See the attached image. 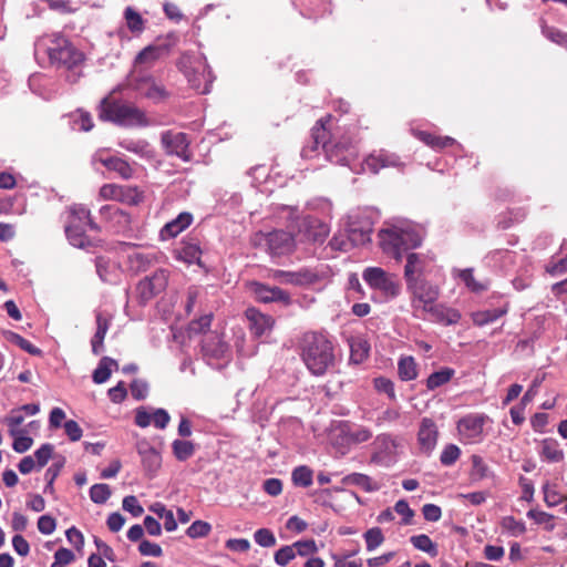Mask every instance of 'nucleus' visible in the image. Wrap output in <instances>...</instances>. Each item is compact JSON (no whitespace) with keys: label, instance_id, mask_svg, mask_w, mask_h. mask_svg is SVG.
<instances>
[{"label":"nucleus","instance_id":"5fc2aeb1","mask_svg":"<svg viewBox=\"0 0 567 567\" xmlns=\"http://www.w3.org/2000/svg\"><path fill=\"white\" fill-rule=\"evenodd\" d=\"M460 455V447L456 446L455 444H449L443 449L440 455V461L443 465L450 466L453 465L458 460Z\"/></svg>","mask_w":567,"mask_h":567},{"label":"nucleus","instance_id":"c756f323","mask_svg":"<svg viewBox=\"0 0 567 567\" xmlns=\"http://www.w3.org/2000/svg\"><path fill=\"white\" fill-rule=\"evenodd\" d=\"M110 327V319L102 313L96 315V331L92 338V351L99 354L103 351V341Z\"/></svg>","mask_w":567,"mask_h":567},{"label":"nucleus","instance_id":"423d86ee","mask_svg":"<svg viewBox=\"0 0 567 567\" xmlns=\"http://www.w3.org/2000/svg\"><path fill=\"white\" fill-rule=\"evenodd\" d=\"M406 289L411 295V307L416 318L425 319L427 307L435 302L440 296V289L425 278L406 280Z\"/></svg>","mask_w":567,"mask_h":567},{"label":"nucleus","instance_id":"864d4df0","mask_svg":"<svg viewBox=\"0 0 567 567\" xmlns=\"http://www.w3.org/2000/svg\"><path fill=\"white\" fill-rule=\"evenodd\" d=\"M212 530L210 524L204 520H195L187 528L186 534L190 538H199L207 536Z\"/></svg>","mask_w":567,"mask_h":567},{"label":"nucleus","instance_id":"7c9ffc66","mask_svg":"<svg viewBox=\"0 0 567 567\" xmlns=\"http://www.w3.org/2000/svg\"><path fill=\"white\" fill-rule=\"evenodd\" d=\"M113 369H115V370L118 369L117 361L110 357H103L100 360L96 369L93 371V375H92L93 381L96 384L106 382L110 379Z\"/></svg>","mask_w":567,"mask_h":567},{"label":"nucleus","instance_id":"4468645a","mask_svg":"<svg viewBox=\"0 0 567 567\" xmlns=\"http://www.w3.org/2000/svg\"><path fill=\"white\" fill-rule=\"evenodd\" d=\"M128 86L134 91L140 92L144 97L153 101L154 103L164 102L169 97V92L164 85L157 83L151 75H136L132 76Z\"/></svg>","mask_w":567,"mask_h":567},{"label":"nucleus","instance_id":"603ef678","mask_svg":"<svg viewBox=\"0 0 567 567\" xmlns=\"http://www.w3.org/2000/svg\"><path fill=\"white\" fill-rule=\"evenodd\" d=\"M329 246L333 250L348 251L353 246L350 241L348 233L339 231L330 239Z\"/></svg>","mask_w":567,"mask_h":567},{"label":"nucleus","instance_id":"4d7b16f0","mask_svg":"<svg viewBox=\"0 0 567 567\" xmlns=\"http://www.w3.org/2000/svg\"><path fill=\"white\" fill-rule=\"evenodd\" d=\"M24 415L19 409L12 410L10 415L6 419V423L9 426V433L11 436L20 434L19 426L23 423Z\"/></svg>","mask_w":567,"mask_h":567},{"label":"nucleus","instance_id":"20e7f679","mask_svg":"<svg viewBox=\"0 0 567 567\" xmlns=\"http://www.w3.org/2000/svg\"><path fill=\"white\" fill-rule=\"evenodd\" d=\"M178 68L194 90L200 94L209 93L214 75L203 54L184 53Z\"/></svg>","mask_w":567,"mask_h":567},{"label":"nucleus","instance_id":"de8ad7c7","mask_svg":"<svg viewBox=\"0 0 567 567\" xmlns=\"http://www.w3.org/2000/svg\"><path fill=\"white\" fill-rule=\"evenodd\" d=\"M363 537L365 540L367 549L369 551L374 550L384 542L383 533H382L381 528H379V527H372V528L368 529L363 534Z\"/></svg>","mask_w":567,"mask_h":567},{"label":"nucleus","instance_id":"69168bd1","mask_svg":"<svg viewBox=\"0 0 567 567\" xmlns=\"http://www.w3.org/2000/svg\"><path fill=\"white\" fill-rule=\"evenodd\" d=\"M123 509L131 513L134 517H138L143 514L144 509L140 505L137 498L134 495H128L123 498Z\"/></svg>","mask_w":567,"mask_h":567},{"label":"nucleus","instance_id":"c85d7f7f","mask_svg":"<svg viewBox=\"0 0 567 567\" xmlns=\"http://www.w3.org/2000/svg\"><path fill=\"white\" fill-rule=\"evenodd\" d=\"M539 455L549 463H559L564 461L565 454L559 443L554 439H545L540 444Z\"/></svg>","mask_w":567,"mask_h":567},{"label":"nucleus","instance_id":"1a4fd4ad","mask_svg":"<svg viewBox=\"0 0 567 567\" xmlns=\"http://www.w3.org/2000/svg\"><path fill=\"white\" fill-rule=\"evenodd\" d=\"M362 278L372 289L380 291L386 298H395L401 291L398 276L380 267L364 269Z\"/></svg>","mask_w":567,"mask_h":567},{"label":"nucleus","instance_id":"4be33fe9","mask_svg":"<svg viewBox=\"0 0 567 567\" xmlns=\"http://www.w3.org/2000/svg\"><path fill=\"white\" fill-rule=\"evenodd\" d=\"M439 322L445 326L455 324L461 319V313L456 309L447 308L441 303L433 302L427 307L425 319Z\"/></svg>","mask_w":567,"mask_h":567},{"label":"nucleus","instance_id":"7ed1b4c3","mask_svg":"<svg viewBox=\"0 0 567 567\" xmlns=\"http://www.w3.org/2000/svg\"><path fill=\"white\" fill-rule=\"evenodd\" d=\"M99 116L103 121L123 126H147L145 113L138 107L113 100L111 95L102 99Z\"/></svg>","mask_w":567,"mask_h":567},{"label":"nucleus","instance_id":"ea45409f","mask_svg":"<svg viewBox=\"0 0 567 567\" xmlns=\"http://www.w3.org/2000/svg\"><path fill=\"white\" fill-rule=\"evenodd\" d=\"M419 138L434 150H443L455 143V140L450 136H436L427 132H420Z\"/></svg>","mask_w":567,"mask_h":567},{"label":"nucleus","instance_id":"39448f33","mask_svg":"<svg viewBox=\"0 0 567 567\" xmlns=\"http://www.w3.org/2000/svg\"><path fill=\"white\" fill-rule=\"evenodd\" d=\"M327 137L328 132L323 126L315 127L312 130V150L316 151L321 146L327 158L331 163L340 165H348L355 157L357 151L351 142H327Z\"/></svg>","mask_w":567,"mask_h":567},{"label":"nucleus","instance_id":"a878e982","mask_svg":"<svg viewBox=\"0 0 567 567\" xmlns=\"http://www.w3.org/2000/svg\"><path fill=\"white\" fill-rule=\"evenodd\" d=\"M193 221V216L189 213H181L175 219L167 223L161 230L163 239H171L179 235Z\"/></svg>","mask_w":567,"mask_h":567},{"label":"nucleus","instance_id":"f3484780","mask_svg":"<svg viewBox=\"0 0 567 567\" xmlns=\"http://www.w3.org/2000/svg\"><path fill=\"white\" fill-rule=\"evenodd\" d=\"M162 144L169 155H176L184 162L192 159V153L189 151V140L185 133H173L166 131L162 134Z\"/></svg>","mask_w":567,"mask_h":567},{"label":"nucleus","instance_id":"f8f14e48","mask_svg":"<svg viewBox=\"0 0 567 567\" xmlns=\"http://www.w3.org/2000/svg\"><path fill=\"white\" fill-rule=\"evenodd\" d=\"M104 200H116L126 205H138L144 196L137 186L104 184L99 192Z\"/></svg>","mask_w":567,"mask_h":567},{"label":"nucleus","instance_id":"0eeeda50","mask_svg":"<svg viewBox=\"0 0 567 567\" xmlns=\"http://www.w3.org/2000/svg\"><path fill=\"white\" fill-rule=\"evenodd\" d=\"M45 53L54 65H64L66 70L71 69V43L62 33H53L40 39L35 43V53Z\"/></svg>","mask_w":567,"mask_h":567},{"label":"nucleus","instance_id":"a18cd8bd","mask_svg":"<svg viewBox=\"0 0 567 567\" xmlns=\"http://www.w3.org/2000/svg\"><path fill=\"white\" fill-rule=\"evenodd\" d=\"M112 491L107 484H94L90 488V498L95 504H104L111 497Z\"/></svg>","mask_w":567,"mask_h":567},{"label":"nucleus","instance_id":"bb28decb","mask_svg":"<svg viewBox=\"0 0 567 567\" xmlns=\"http://www.w3.org/2000/svg\"><path fill=\"white\" fill-rule=\"evenodd\" d=\"M348 344L350 347V363L360 364L368 359L370 344L363 337H350Z\"/></svg>","mask_w":567,"mask_h":567},{"label":"nucleus","instance_id":"dca6fc26","mask_svg":"<svg viewBox=\"0 0 567 567\" xmlns=\"http://www.w3.org/2000/svg\"><path fill=\"white\" fill-rule=\"evenodd\" d=\"M371 463L390 466L394 461L396 442L389 434L378 435L372 443Z\"/></svg>","mask_w":567,"mask_h":567},{"label":"nucleus","instance_id":"a211bd4d","mask_svg":"<svg viewBox=\"0 0 567 567\" xmlns=\"http://www.w3.org/2000/svg\"><path fill=\"white\" fill-rule=\"evenodd\" d=\"M433 267V259L424 254L408 252L406 264L404 266V279H422L431 272Z\"/></svg>","mask_w":567,"mask_h":567},{"label":"nucleus","instance_id":"b1692460","mask_svg":"<svg viewBox=\"0 0 567 567\" xmlns=\"http://www.w3.org/2000/svg\"><path fill=\"white\" fill-rule=\"evenodd\" d=\"M399 163V157L395 154L385 151L373 153L364 161L365 168L373 174L379 173L380 169L385 167L398 166Z\"/></svg>","mask_w":567,"mask_h":567},{"label":"nucleus","instance_id":"9d476101","mask_svg":"<svg viewBox=\"0 0 567 567\" xmlns=\"http://www.w3.org/2000/svg\"><path fill=\"white\" fill-rule=\"evenodd\" d=\"M202 352L207 363L215 368H221L230 360L228 344L216 332L209 333L203 339Z\"/></svg>","mask_w":567,"mask_h":567},{"label":"nucleus","instance_id":"37998d69","mask_svg":"<svg viewBox=\"0 0 567 567\" xmlns=\"http://www.w3.org/2000/svg\"><path fill=\"white\" fill-rule=\"evenodd\" d=\"M454 375V370L444 368L440 371L433 372L426 380V386L429 390H435L436 388L447 383Z\"/></svg>","mask_w":567,"mask_h":567},{"label":"nucleus","instance_id":"412c9836","mask_svg":"<svg viewBox=\"0 0 567 567\" xmlns=\"http://www.w3.org/2000/svg\"><path fill=\"white\" fill-rule=\"evenodd\" d=\"M250 290L257 300L261 302L280 301L285 305L290 303V296L279 287H269L260 282H251Z\"/></svg>","mask_w":567,"mask_h":567},{"label":"nucleus","instance_id":"c9c22d12","mask_svg":"<svg viewBox=\"0 0 567 567\" xmlns=\"http://www.w3.org/2000/svg\"><path fill=\"white\" fill-rule=\"evenodd\" d=\"M165 49L163 47L157 45H148L144 48L135 58V65L147 64L152 65L155 61H157Z\"/></svg>","mask_w":567,"mask_h":567},{"label":"nucleus","instance_id":"bf43d9fd","mask_svg":"<svg viewBox=\"0 0 567 567\" xmlns=\"http://www.w3.org/2000/svg\"><path fill=\"white\" fill-rule=\"evenodd\" d=\"M147 451V454L141 456L142 463L147 471L156 472L161 467L162 457L155 449Z\"/></svg>","mask_w":567,"mask_h":567},{"label":"nucleus","instance_id":"f03ea898","mask_svg":"<svg viewBox=\"0 0 567 567\" xmlns=\"http://www.w3.org/2000/svg\"><path fill=\"white\" fill-rule=\"evenodd\" d=\"M424 231L420 227H392L380 231L383 251L400 260L404 251L421 246Z\"/></svg>","mask_w":567,"mask_h":567},{"label":"nucleus","instance_id":"72a5a7b5","mask_svg":"<svg viewBox=\"0 0 567 567\" xmlns=\"http://www.w3.org/2000/svg\"><path fill=\"white\" fill-rule=\"evenodd\" d=\"M350 241L352 246H360L369 243L371 240V233L372 228L370 225L357 227L354 224H351L349 226V229L347 230Z\"/></svg>","mask_w":567,"mask_h":567},{"label":"nucleus","instance_id":"c03bdc74","mask_svg":"<svg viewBox=\"0 0 567 567\" xmlns=\"http://www.w3.org/2000/svg\"><path fill=\"white\" fill-rule=\"evenodd\" d=\"M127 28L133 33H141L144 30V19L133 8L127 7L124 11Z\"/></svg>","mask_w":567,"mask_h":567},{"label":"nucleus","instance_id":"f704fd0d","mask_svg":"<svg viewBox=\"0 0 567 567\" xmlns=\"http://www.w3.org/2000/svg\"><path fill=\"white\" fill-rule=\"evenodd\" d=\"M291 481L295 486L309 487L313 481V471L307 465H300L292 470Z\"/></svg>","mask_w":567,"mask_h":567},{"label":"nucleus","instance_id":"a19ab883","mask_svg":"<svg viewBox=\"0 0 567 567\" xmlns=\"http://www.w3.org/2000/svg\"><path fill=\"white\" fill-rule=\"evenodd\" d=\"M410 542L414 548L429 554L431 557L439 555L437 545L425 534L414 535L410 538Z\"/></svg>","mask_w":567,"mask_h":567},{"label":"nucleus","instance_id":"0e129e2a","mask_svg":"<svg viewBox=\"0 0 567 567\" xmlns=\"http://www.w3.org/2000/svg\"><path fill=\"white\" fill-rule=\"evenodd\" d=\"M292 546L296 550V555L299 556H308L310 554L317 553L318 550V547L313 539L298 540L293 543Z\"/></svg>","mask_w":567,"mask_h":567},{"label":"nucleus","instance_id":"6e6552de","mask_svg":"<svg viewBox=\"0 0 567 567\" xmlns=\"http://www.w3.org/2000/svg\"><path fill=\"white\" fill-rule=\"evenodd\" d=\"M251 240L256 247L264 248L271 256L276 257L289 255L296 248L293 236L281 229L269 233L257 231Z\"/></svg>","mask_w":567,"mask_h":567},{"label":"nucleus","instance_id":"58836bf2","mask_svg":"<svg viewBox=\"0 0 567 567\" xmlns=\"http://www.w3.org/2000/svg\"><path fill=\"white\" fill-rule=\"evenodd\" d=\"M173 454L179 462H185L195 453V444L186 440H175L172 443Z\"/></svg>","mask_w":567,"mask_h":567},{"label":"nucleus","instance_id":"ddd939ff","mask_svg":"<svg viewBox=\"0 0 567 567\" xmlns=\"http://www.w3.org/2000/svg\"><path fill=\"white\" fill-rule=\"evenodd\" d=\"M99 230L97 225L92 220L90 210L83 205L73 206V247L86 248L92 241H85L83 234L87 230Z\"/></svg>","mask_w":567,"mask_h":567},{"label":"nucleus","instance_id":"393cba45","mask_svg":"<svg viewBox=\"0 0 567 567\" xmlns=\"http://www.w3.org/2000/svg\"><path fill=\"white\" fill-rule=\"evenodd\" d=\"M246 317L249 321L250 331L256 337H261L267 331H270L274 326V320L270 316L264 315L255 308L247 309Z\"/></svg>","mask_w":567,"mask_h":567},{"label":"nucleus","instance_id":"2f4dec72","mask_svg":"<svg viewBox=\"0 0 567 567\" xmlns=\"http://www.w3.org/2000/svg\"><path fill=\"white\" fill-rule=\"evenodd\" d=\"M343 484L361 487L364 492H374L379 489V484L362 473H351L342 478Z\"/></svg>","mask_w":567,"mask_h":567},{"label":"nucleus","instance_id":"774afa93","mask_svg":"<svg viewBox=\"0 0 567 567\" xmlns=\"http://www.w3.org/2000/svg\"><path fill=\"white\" fill-rule=\"evenodd\" d=\"M107 395L113 403H122L127 396L125 383L120 381L115 386L107 391Z\"/></svg>","mask_w":567,"mask_h":567},{"label":"nucleus","instance_id":"e2e57ef3","mask_svg":"<svg viewBox=\"0 0 567 567\" xmlns=\"http://www.w3.org/2000/svg\"><path fill=\"white\" fill-rule=\"evenodd\" d=\"M544 492V501L549 506H556L561 503L563 496L558 493L555 486L549 485L548 483L543 486Z\"/></svg>","mask_w":567,"mask_h":567},{"label":"nucleus","instance_id":"5701e85b","mask_svg":"<svg viewBox=\"0 0 567 567\" xmlns=\"http://www.w3.org/2000/svg\"><path fill=\"white\" fill-rule=\"evenodd\" d=\"M272 277L282 284L296 286L309 285L317 280V275L308 269H301L299 271L276 270Z\"/></svg>","mask_w":567,"mask_h":567},{"label":"nucleus","instance_id":"4c0bfd02","mask_svg":"<svg viewBox=\"0 0 567 567\" xmlns=\"http://www.w3.org/2000/svg\"><path fill=\"white\" fill-rule=\"evenodd\" d=\"M472 468L470 476L473 481H482L484 478L493 476L489 466L484 462L480 455H472Z\"/></svg>","mask_w":567,"mask_h":567},{"label":"nucleus","instance_id":"6ab92c4d","mask_svg":"<svg viewBox=\"0 0 567 567\" xmlns=\"http://www.w3.org/2000/svg\"><path fill=\"white\" fill-rule=\"evenodd\" d=\"M439 439V429L434 420L431 417H423L419 425L417 444L419 449L424 454H431L435 449Z\"/></svg>","mask_w":567,"mask_h":567},{"label":"nucleus","instance_id":"6e6d98bb","mask_svg":"<svg viewBox=\"0 0 567 567\" xmlns=\"http://www.w3.org/2000/svg\"><path fill=\"white\" fill-rule=\"evenodd\" d=\"M372 437V432L365 426H355L348 432V440L352 443L359 444L369 441Z\"/></svg>","mask_w":567,"mask_h":567},{"label":"nucleus","instance_id":"09e8293b","mask_svg":"<svg viewBox=\"0 0 567 567\" xmlns=\"http://www.w3.org/2000/svg\"><path fill=\"white\" fill-rule=\"evenodd\" d=\"M542 32L549 41L567 50V32L547 25L542 27Z\"/></svg>","mask_w":567,"mask_h":567},{"label":"nucleus","instance_id":"e433bc0d","mask_svg":"<svg viewBox=\"0 0 567 567\" xmlns=\"http://www.w3.org/2000/svg\"><path fill=\"white\" fill-rule=\"evenodd\" d=\"M398 373L402 381H412L417 377L416 362L413 357H403L398 362Z\"/></svg>","mask_w":567,"mask_h":567},{"label":"nucleus","instance_id":"13d9d810","mask_svg":"<svg viewBox=\"0 0 567 567\" xmlns=\"http://www.w3.org/2000/svg\"><path fill=\"white\" fill-rule=\"evenodd\" d=\"M202 251L197 245L187 244L179 250V258L187 264H193L199 260Z\"/></svg>","mask_w":567,"mask_h":567},{"label":"nucleus","instance_id":"3c124183","mask_svg":"<svg viewBox=\"0 0 567 567\" xmlns=\"http://www.w3.org/2000/svg\"><path fill=\"white\" fill-rule=\"evenodd\" d=\"M373 385L379 393L386 394L391 401L396 400L394 383L390 379L385 377H378L373 380Z\"/></svg>","mask_w":567,"mask_h":567},{"label":"nucleus","instance_id":"9b49d317","mask_svg":"<svg viewBox=\"0 0 567 567\" xmlns=\"http://www.w3.org/2000/svg\"><path fill=\"white\" fill-rule=\"evenodd\" d=\"M488 416L480 413H471L463 416L456 424L461 441L465 444H476L484 439V425Z\"/></svg>","mask_w":567,"mask_h":567},{"label":"nucleus","instance_id":"cd10ccee","mask_svg":"<svg viewBox=\"0 0 567 567\" xmlns=\"http://www.w3.org/2000/svg\"><path fill=\"white\" fill-rule=\"evenodd\" d=\"M100 163L109 171L115 172L120 177L127 181L134 175V168L127 161L117 156H109L100 158Z\"/></svg>","mask_w":567,"mask_h":567},{"label":"nucleus","instance_id":"338daca9","mask_svg":"<svg viewBox=\"0 0 567 567\" xmlns=\"http://www.w3.org/2000/svg\"><path fill=\"white\" fill-rule=\"evenodd\" d=\"M212 319H213V315L207 313V315L199 317L198 319L190 321L189 331L194 332V333L204 332L206 329H208L210 327Z\"/></svg>","mask_w":567,"mask_h":567},{"label":"nucleus","instance_id":"052dcab7","mask_svg":"<svg viewBox=\"0 0 567 567\" xmlns=\"http://www.w3.org/2000/svg\"><path fill=\"white\" fill-rule=\"evenodd\" d=\"M254 539L261 547H272L276 545V537L268 528H260L256 530Z\"/></svg>","mask_w":567,"mask_h":567},{"label":"nucleus","instance_id":"f257e3e1","mask_svg":"<svg viewBox=\"0 0 567 567\" xmlns=\"http://www.w3.org/2000/svg\"><path fill=\"white\" fill-rule=\"evenodd\" d=\"M300 348L302 361L311 374L322 377L334 367V347L327 333L316 331L303 333Z\"/></svg>","mask_w":567,"mask_h":567},{"label":"nucleus","instance_id":"aec40b11","mask_svg":"<svg viewBox=\"0 0 567 567\" xmlns=\"http://www.w3.org/2000/svg\"><path fill=\"white\" fill-rule=\"evenodd\" d=\"M299 233L307 241L321 244L329 235V227L318 218L306 217L300 224Z\"/></svg>","mask_w":567,"mask_h":567},{"label":"nucleus","instance_id":"680f3d73","mask_svg":"<svg viewBox=\"0 0 567 567\" xmlns=\"http://www.w3.org/2000/svg\"><path fill=\"white\" fill-rule=\"evenodd\" d=\"M296 557V550L292 545L279 548L275 554V561L280 566L288 565Z\"/></svg>","mask_w":567,"mask_h":567},{"label":"nucleus","instance_id":"2eb2a0df","mask_svg":"<svg viewBox=\"0 0 567 567\" xmlns=\"http://www.w3.org/2000/svg\"><path fill=\"white\" fill-rule=\"evenodd\" d=\"M168 282V272L165 269L156 270L152 276L145 277L136 286V292L142 303H146L159 292L164 291Z\"/></svg>","mask_w":567,"mask_h":567},{"label":"nucleus","instance_id":"79ce46f5","mask_svg":"<svg viewBox=\"0 0 567 567\" xmlns=\"http://www.w3.org/2000/svg\"><path fill=\"white\" fill-rule=\"evenodd\" d=\"M120 145L124 150L137 154L141 157L151 158L153 156V151L145 141L125 140Z\"/></svg>","mask_w":567,"mask_h":567},{"label":"nucleus","instance_id":"473e14b6","mask_svg":"<svg viewBox=\"0 0 567 567\" xmlns=\"http://www.w3.org/2000/svg\"><path fill=\"white\" fill-rule=\"evenodd\" d=\"M507 311H508L507 306H505L503 308H497V309H488V310L477 311V312H474L472 316L473 322H474V324L482 327V326H485V324L496 321L497 319H499L501 317L506 315Z\"/></svg>","mask_w":567,"mask_h":567},{"label":"nucleus","instance_id":"49530a36","mask_svg":"<svg viewBox=\"0 0 567 567\" xmlns=\"http://www.w3.org/2000/svg\"><path fill=\"white\" fill-rule=\"evenodd\" d=\"M460 278L464 281L466 287L473 292L485 291L488 288L487 284L478 282L473 276V269H463L460 272Z\"/></svg>","mask_w":567,"mask_h":567},{"label":"nucleus","instance_id":"8fccbe9b","mask_svg":"<svg viewBox=\"0 0 567 567\" xmlns=\"http://www.w3.org/2000/svg\"><path fill=\"white\" fill-rule=\"evenodd\" d=\"M7 339L32 355H39L41 353L39 348L16 332H8Z\"/></svg>","mask_w":567,"mask_h":567}]
</instances>
